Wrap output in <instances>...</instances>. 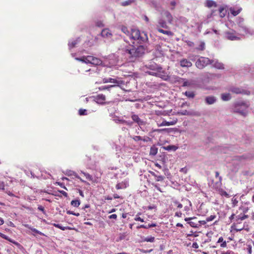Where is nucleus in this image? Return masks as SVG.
I'll return each instance as SVG.
<instances>
[{
  "mask_svg": "<svg viewBox=\"0 0 254 254\" xmlns=\"http://www.w3.org/2000/svg\"><path fill=\"white\" fill-rule=\"evenodd\" d=\"M141 228H145V229H148L150 228V226H149V224L148 225H141L139 226H138L137 227V229H139Z\"/></svg>",
  "mask_w": 254,
  "mask_h": 254,
  "instance_id": "8fccbe9b",
  "label": "nucleus"
},
{
  "mask_svg": "<svg viewBox=\"0 0 254 254\" xmlns=\"http://www.w3.org/2000/svg\"><path fill=\"white\" fill-rule=\"evenodd\" d=\"M117 86V85H104L100 86L99 89L100 90H108L110 91L111 88Z\"/></svg>",
  "mask_w": 254,
  "mask_h": 254,
  "instance_id": "cd10ccee",
  "label": "nucleus"
},
{
  "mask_svg": "<svg viewBox=\"0 0 254 254\" xmlns=\"http://www.w3.org/2000/svg\"><path fill=\"white\" fill-rule=\"evenodd\" d=\"M188 223L190 224V225L194 228H197L198 227V225L196 224L193 221H189Z\"/></svg>",
  "mask_w": 254,
  "mask_h": 254,
  "instance_id": "c03bdc74",
  "label": "nucleus"
},
{
  "mask_svg": "<svg viewBox=\"0 0 254 254\" xmlns=\"http://www.w3.org/2000/svg\"><path fill=\"white\" fill-rule=\"evenodd\" d=\"M80 204V201L79 200L76 199L73 200L71 201V205L74 207H78Z\"/></svg>",
  "mask_w": 254,
  "mask_h": 254,
  "instance_id": "c9c22d12",
  "label": "nucleus"
},
{
  "mask_svg": "<svg viewBox=\"0 0 254 254\" xmlns=\"http://www.w3.org/2000/svg\"><path fill=\"white\" fill-rule=\"evenodd\" d=\"M156 181L157 182L162 181L164 180V177L160 175V176H156Z\"/></svg>",
  "mask_w": 254,
  "mask_h": 254,
  "instance_id": "a18cd8bd",
  "label": "nucleus"
},
{
  "mask_svg": "<svg viewBox=\"0 0 254 254\" xmlns=\"http://www.w3.org/2000/svg\"><path fill=\"white\" fill-rule=\"evenodd\" d=\"M206 6L208 7H211L213 6H216V3L213 0H207L206 1Z\"/></svg>",
  "mask_w": 254,
  "mask_h": 254,
  "instance_id": "2f4dec72",
  "label": "nucleus"
},
{
  "mask_svg": "<svg viewBox=\"0 0 254 254\" xmlns=\"http://www.w3.org/2000/svg\"><path fill=\"white\" fill-rule=\"evenodd\" d=\"M210 64H212L213 67L218 69H223L224 68V64L216 60H211Z\"/></svg>",
  "mask_w": 254,
  "mask_h": 254,
  "instance_id": "2eb2a0df",
  "label": "nucleus"
},
{
  "mask_svg": "<svg viewBox=\"0 0 254 254\" xmlns=\"http://www.w3.org/2000/svg\"><path fill=\"white\" fill-rule=\"evenodd\" d=\"M125 125H127V126H131L132 125V123L130 121H126Z\"/></svg>",
  "mask_w": 254,
  "mask_h": 254,
  "instance_id": "774afa93",
  "label": "nucleus"
},
{
  "mask_svg": "<svg viewBox=\"0 0 254 254\" xmlns=\"http://www.w3.org/2000/svg\"><path fill=\"white\" fill-rule=\"evenodd\" d=\"M134 220L135 221H140V222H144V220L143 219H142L141 218H140V217H136L135 218H134Z\"/></svg>",
  "mask_w": 254,
  "mask_h": 254,
  "instance_id": "052dcab7",
  "label": "nucleus"
},
{
  "mask_svg": "<svg viewBox=\"0 0 254 254\" xmlns=\"http://www.w3.org/2000/svg\"><path fill=\"white\" fill-rule=\"evenodd\" d=\"M232 97L230 93H225L221 95V98L224 101H228L231 100Z\"/></svg>",
  "mask_w": 254,
  "mask_h": 254,
  "instance_id": "4be33fe9",
  "label": "nucleus"
},
{
  "mask_svg": "<svg viewBox=\"0 0 254 254\" xmlns=\"http://www.w3.org/2000/svg\"><path fill=\"white\" fill-rule=\"evenodd\" d=\"M139 44H143L148 40L147 34L144 32H140L138 29H132L129 36Z\"/></svg>",
  "mask_w": 254,
  "mask_h": 254,
  "instance_id": "f03ea898",
  "label": "nucleus"
},
{
  "mask_svg": "<svg viewBox=\"0 0 254 254\" xmlns=\"http://www.w3.org/2000/svg\"><path fill=\"white\" fill-rule=\"evenodd\" d=\"M163 28L165 29H167L168 28V26L167 25L166 22L165 20L163 19L162 18H159L158 20V23L156 25V29L157 28Z\"/></svg>",
  "mask_w": 254,
  "mask_h": 254,
  "instance_id": "dca6fc26",
  "label": "nucleus"
},
{
  "mask_svg": "<svg viewBox=\"0 0 254 254\" xmlns=\"http://www.w3.org/2000/svg\"><path fill=\"white\" fill-rule=\"evenodd\" d=\"M60 192L61 193H62L64 196L65 197L67 196V193L65 191H64V190H60Z\"/></svg>",
  "mask_w": 254,
  "mask_h": 254,
  "instance_id": "0e129e2a",
  "label": "nucleus"
},
{
  "mask_svg": "<svg viewBox=\"0 0 254 254\" xmlns=\"http://www.w3.org/2000/svg\"><path fill=\"white\" fill-rule=\"evenodd\" d=\"M132 139L135 141H138L142 140V137L140 136H134L132 137Z\"/></svg>",
  "mask_w": 254,
  "mask_h": 254,
  "instance_id": "de8ad7c7",
  "label": "nucleus"
},
{
  "mask_svg": "<svg viewBox=\"0 0 254 254\" xmlns=\"http://www.w3.org/2000/svg\"><path fill=\"white\" fill-rule=\"evenodd\" d=\"M239 36H248L249 35H254V31L248 28L244 23L240 22L239 24L238 28Z\"/></svg>",
  "mask_w": 254,
  "mask_h": 254,
  "instance_id": "20e7f679",
  "label": "nucleus"
},
{
  "mask_svg": "<svg viewBox=\"0 0 254 254\" xmlns=\"http://www.w3.org/2000/svg\"><path fill=\"white\" fill-rule=\"evenodd\" d=\"M0 236L1 238H3V239H4L7 240H8V241H9V242H11L13 243V244H14L15 245H16V246H19V247H20V246H20V245L19 243H17V242H13V241H12L10 239H9V238L7 236L5 235L4 234H2V233H0Z\"/></svg>",
  "mask_w": 254,
  "mask_h": 254,
  "instance_id": "a878e982",
  "label": "nucleus"
},
{
  "mask_svg": "<svg viewBox=\"0 0 254 254\" xmlns=\"http://www.w3.org/2000/svg\"><path fill=\"white\" fill-rule=\"evenodd\" d=\"M128 186V182L127 180H125L121 183H118L116 186V188L117 190L124 189Z\"/></svg>",
  "mask_w": 254,
  "mask_h": 254,
  "instance_id": "f3484780",
  "label": "nucleus"
},
{
  "mask_svg": "<svg viewBox=\"0 0 254 254\" xmlns=\"http://www.w3.org/2000/svg\"><path fill=\"white\" fill-rule=\"evenodd\" d=\"M163 16L166 18L169 23H171L173 20V17L171 13L168 11H164L162 12Z\"/></svg>",
  "mask_w": 254,
  "mask_h": 254,
  "instance_id": "aec40b11",
  "label": "nucleus"
},
{
  "mask_svg": "<svg viewBox=\"0 0 254 254\" xmlns=\"http://www.w3.org/2000/svg\"><path fill=\"white\" fill-rule=\"evenodd\" d=\"M101 35L103 38L110 39L112 38L113 34L109 29L105 28L102 30Z\"/></svg>",
  "mask_w": 254,
  "mask_h": 254,
  "instance_id": "9b49d317",
  "label": "nucleus"
},
{
  "mask_svg": "<svg viewBox=\"0 0 254 254\" xmlns=\"http://www.w3.org/2000/svg\"><path fill=\"white\" fill-rule=\"evenodd\" d=\"M75 59L78 61H80L82 63L87 64V60H88L87 56H82L81 58H76Z\"/></svg>",
  "mask_w": 254,
  "mask_h": 254,
  "instance_id": "f704fd0d",
  "label": "nucleus"
},
{
  "mask_svg": "<svg viewBox=\"0 0 254 254\" xmlns=\"http://www.w3.org/2000/svg\"><path fill=\"white\" fill-rule=\"evenodd\" d=\"M180 66L182 67L189 68L192 65V63L186 59H183L180 61Z\"/></svg>",
  "mask_w": 254,
  "mask_h": 254,
  "instance_id": "4468645a",
  "label": "nucleus"
},
{
  "mask_svg": "<svg viewBox=\"0 0 254 254\" xmlns=\"http://www.w3.org/2000/svg\"><path fill=\"white\" fill-rule=\"evenodd\" d=\"M185 94L189 98H193L195 96V94L192 91H186Z\"/></svg>",
  "mask_w": 254,
  "mask_h": 254,
  "instance_id": "e433bc0d",
  "label": "nucleus"
},
{
  "mask_svg": "<svg viewBox=\"0 0 254 254\" xmlns=\"http://www.w3.org/2000/svg\"><path fill=\"white\" fill-rule=\"evenodd\" d=\"M81 173L82 174H83L85 177H86V178L89 180V181H92L93 180V177L92 176H91L88 173H85L83 171H81Z\"/></svg>",
  "mask_w": 254,
  "mask_h": 254,
  "instance_id": "4c0bfd02",
  "label": "nucleus"
},
{
  "mask_svg": "<svg viewBox=\"0 0 254 254\" xmlns=\"http://www.w3.org/2000/svg\"><path fill=\"white\" fill-rule=\"evenodd\" d=\"M248 107V105L244 102H238L236 104L235 110L237 112L240 113L242 115L245 114L244 110Z\"/></svg>",
  "mask_w": 254,
  "mask_h": 254,
  "instance_id": "0eeeda50",
  "label": "nucleus"
},
{
  "mask_svg": "<svg viewBox=\"0 0 254 254\" xmlns=\"http://www.w3.org/2000/svg\"><path fill=\"white\" fill-rule=\"evenodd\" d=\"M33 235L39 237L45 236V235L43 233L38 231L37 230L34 228H33Z\"/></svg>",
  "mask_w": 254,
  "mask_h": 254,
  "instance_id": "c756f323",
  "label": "nucleus"
},
{
  "mask_svg": "<svg viewBox=\"0 0 254 254\" xmlns=\"http://www.w3.org/2000/svg\"><path fill=\"white\" fill-rule=\"evenodd\" d=\"M122 50L129 58L130 61L134 62L144 54L146 49L143 44H140L136 47L134 46H126Z\"/></svg>",
  "mask_w": 254,
  "mask_h": 254,
  "instance_id": "f257e3e1",
  "label": "nucleus"
},
{
  "mask_svg": "<svg viewBox=\"0 0 254 254\" xmlns=\"http://www.w3.org/2000/svg\"><path fill=\"white\" fill-rule=\"evenodd\" d=\"M158 152V148L154 145L150 148L149 154L150 155L155 156Z\"/></svg>",
  "mask_w": 254,
  "mask_h": 254,
  "instance_id": "bb28decb",
  "label": "nucleus"
},
{
  "mask_svg": "<svg viewBox=\"0 0 254 254\" xmlns=\"http://www.w3.org/2000/svg\"><path fill=\"white\" fill-rule=\"evenodd\" d=\"M246 249L248 252V254H252V247L251 245H247Z\"/></svg>",
  "mask_w": 254,
  "mask_h": 254,
  "instance_id": "a19ab883",
  "label": "nucleus"
},
{
  "mask_svg": "<svg viewBox=\"0 0 254 254\" xmlns=\"http://www.w3.org/2000/svg\"><path fill=\"white\" fill-rule=\"evenodd\" d=\"M224 37L229 40L231 41H238L241 39L238 33L236 31L231 30L228 31H225L224 33Z\"/></svg>",
  "mask_w": 254,
  "mask_h": 254,
  "instance_id": "39448f33",
  "label": "nucleus"
},
{
  "mask_svg": "<svg viewBox=\"0 0 254 254\" xmlns=\"http://www.w3.org/2000/svg\"><path fill=\"white\" fill-rule=\"evenodd\" d=\"M54 225L56 227L58 228L61 229L62 230H65L67 229V228L66 227L62 226L59 224H54Z\"/></svg>",
  "mask_w": 254,
  "mask_h": 254,
  "instance_id": "ea45409f",
  "label": "nucleus"
},
{
  "mask_svg": "<svg viewBox=\"0 0 254 254\" xmlns=\"http://www.w3.org/2000/svg\"><path fill=\"white\" fill-rule=\"evenodd\" d=\"M168 128L156 129L154 130V131L161 132L162 131H168Z\"/></svg>",
  "mask_w": 254,
  "mask_h": 254,
  "instance_id": "49530a36",
  "label": "nucleus"
},
{
  "mask_svg": "<svg viewBox=\"0 0 254 254\" xmlns=\"http://www.w3.org/2000/svg\"><path fill=\"white\" fill-rule=\"evenodd\" d=\"M181 114L182 115H190V114L187 110L183 111V112H181Z\"/></svg>",
  "mask_w": 254,
  "mask_h": 254,
  "instance_id": "6e6d98bb",
  "label": "nucleus"
},
{
  "mask_svg": "<svg viewBox=\"0 0 254 254\" xmlns=\"http://www.w3.org/2000/svg\"><path fill=\"white\" fill-rule=\"evenodd\" d=\"M215 177H218L219 178V182L221 183L222 179V177H220L219 176V173L218 172H215Z\"/></svg>",
  "mask_w": 254,
  "mask_h": 254,
  "instance_id": "4d7b16f0",
  "label": "nucleus"
},
{
  "mask_svg": "<svg viewBox=\"0 0 254 254\" xmlns=\"http://www.w3.org/2000/svg\"><path fill=\"white\" fill-rule=\"evenodd\" d=\"M105 100L106 96L103 94H99L95 97V102L99 104H105Z\"/></svg>",
  "mask_w": 254,
  "mask_h": 254,
  "instance_id": "ddd939ff",
  "label": "nucleus"
},
{
  "mask_svg": "<svg viewBox=\"0 0 254 254\" xmlns=\"http://www.w3.org/2000/svg\"><path fill=\"white\" fill-rule=\"evenodd\" d=\"M232 204H233V206H235L237 205V204L238 203V200L236 198H235L233 197L232 199Z\"/></svg>",
  "mask_w": 254,
  "mask_h": 254,
  "instance_id": "09e8293b",
  "label": "nucleus"
},
{
  "mask_svg": "<svg viewBox=\"0 0 254 254\" xmlns=\"http://www.w3.org/2000/svg\"><path fill=\"white\" fill-rule=\"evenodd\" d=\"M164 149L166 150L170 151V150H173L176 151L178 147L175 145H168L167 146H164Z\"/></svg>",
  "mask_w": 254,
  "mask_h": 254,
  "instance_id": "7c9ffc66",
  "label": "nucleus"
},
{
  "mask_svg": "<svg viewBox=\"0 0 254 254\" xmlns=\"http://www.w3.org/2000/svg\"><path fill=\"white\" fill-rule=\"evenodd\" d=\"M178 120L177 119H174L172 121L167 122L166 121H163L160 124L158 125L159 127L162 126H169L174 125L177 122Z\"/></svg>",
  "mask_w": 254,
  "mask_h": 254,
  "instance_id": "6ab92c4d",
  "label": "nucleus"
},
{
  "mask_svg": "<svg viewBox=\"0 0 254 254\" xmlns=\"http://www.w3.org/2000/svg\"><path fill=\"white\" fill-rule=\"evenodd\" d=\"M4 183L0 181V189L4 190Z\"/></svg>",
  "mask_w": 254,
  "mask_h": 254,
  "instance_id": "680f3d73",
  "label": "nucleus"
},
{
  "mask_svg": "<svg viewBox=\"0 0 254 254\" xmlns=\"http://www.w3.org/2000/svg\"><path fill=\"white\" fill-rule=\"evenodd\" d=\"M102 82L104 83L111 82L115 84V85H118L120 84H122L123 81L121 80H118L116 79L112 78H104L102 79Z\"/></svg>",
  "mask_w": 254,
  "mask_h": 254,
  "instance_id": "f8f14e48",
  "label": "nucleus"
},
{
  "mask_svg": "<svg viewBox=\"0 0 254 254\" xmlns=\"http://www.w3.org/2000/svg\"><path fill=\"white\" fill-rule=\"evenodd\" d=\"M242 10L241 8H234V7H231L230 8V11L232 14H233L234 16L237 15Z\"/></svg>",
  "mask_w": 254,
  "mask_h": 254,
  "instance_id": "b1692460",
  "label": "nucleus"
},
{
  "mask_svg": "<svg viewBox=\"0 0 254 254\" xmlns=\"http://www.w3.org/2000/svg\"><path fill=\"white\" fill-rule=\"evenodd\" d=\"M155 240V238L154 237H146L143 240V241L144 242H153Z\"/></svg>",
  "mask_w": 254,
  "mask_h": 254,
  "instance_id": "58836bf2",
  "label": "nucleus"
},
{
  "mask_svg": "<svg viewBox=\"0 0 254 254\" xmlns=\"http://www.w3.org/2000/svg\"><path fill=\"white\" fill-rule=\"evenodd\" d=\"M190 85V83L187 80H185L183 82V86H189Z\"/></svg>",
  "mask_w": 254,
  "mask_h": 254,
  "instance_id": "603ef678",
  "label": "nucleus"
},
{
  "mask_svg": "<svg viewBox=\"0 0 254 254\" xmlns=\"http://www.w3.org/2000/svg\"><path fill=\"white\" fill-rule=\"evenodd\" d=\"M192 247L194 249H197L198 248V245L196 243H193L192 244Z\"/></svg>",
  "mask_w": 254,
  "mask_h": 254,
  "instance_id": "69168bd1",
  "label": "nucleus"
},
{
  "mask_svg": "<svg viewBox=\"0 0 254 254\" xmlns=\"http://www.w3.org/2000/svg\"><path fill=\"white\" fill-rule=\"evenodd\" d=\"M87 64H90L95 65H99L102 64V61L100 59L92 56H87Z\"/></svg>",
  "mask_w": 254,
  "mask_h": 254,
  "instance_id": "6e6552de",
  "label": "nucleus"
},
{
  "mask_svg": "<svg viewBox=\"0 0 254 254\" xmlns=\"http://www.w3.org/2000/svg\"><path fill=\"white\" fill-rule=\"evenodd\" d=\"M135 1V0H127L121 2V4L123 6H127L131 4Z\"/></svg>",
  "mask_w": 254,
  "mask_h": 254,
  "instance_id": "c85d7f7f",
  "label": "nucleus"
},
{
  "mask_svg": "<svg viewBox=\"0 0 254 254\" xmlns=\"http://www.w3.org/2000/svg\"><path fill=\"white\" fill-rule=\"evenodd\" d=\"M158 30V32L161 33H163L164 34H165V35H167L169 36H173V32H172L171 31H168V30H164L161 28H157V29Z\"/></svg>",
  "mask_w": 254,
  "mask_h": 254,
  "instance_id": "393cba45",
  "label": "nucleus"
},
{
  "mask_svg": "<svg viewBox=\"0 0 254 254\" xmlns=\"http://www.w3.org/2000/svg\"><path fill=\"white\" fill-rule=\"evenodd\" d=\"M248 217H249V216L248 215H246L245 214H240L236 216V217H235L236 221L238 223H240L239 220L242 221V220H245L246 218H248Z\"/></svg>",
  "mask_w": 254,
  "mask_h": 254,
  "instance_id": "5701e85b",
  "label": "nucleus"
},
{
  "mask_svg": "<svg viewBox=\"0 0 254 254\" xmlns=\"http://www.w3.org/2000/svg\"><path fill=\"white\" fill-rule=\"evenodd\" d=\"M229 90L235 94H249L250 92L243 90L238 87H232Z\"/></svg>",
  "mask_w": 254,
  "mask_h": 254,
  "instance_id": "9d476101",
  "label": "nucleus"
},
{
  "mask_svg": "<svg viewBox=\"0 0 254 254\" xmlns=\"http://www.w3.org/2000/svg\"><path fill=\"white\" fill-rule=\"evenodd\" d=\"M211 60L207 58L200 57L196 62V66L199 68L202 69L208 64H210Z\"/></svg>",
  "mask_w": 254,
  "mask_h": 254,
  "instance_id": "423d86ee",
  "label": "nucleus"
},
{
  "mask_svg": "<svg viewBox=\"0 0 254 254\" xmlns=\"http://www.w3.org/2000/svg\"><path fill=\"white\" fill-rule=\"evenodd\" d=\"M154 66L156 67L155 68H151V70L146 71V73L161 78L164 80H167L169 79V76L167 72L163 70L161 66L159 65H155Z\"/></svg>",
  "mask_w": 254,
  "mask_h": 254,
  "instance_id": "7ed1b4c3",
  "label": "nucleus"
},
{
  "mask_svg": "<svg viewBox=\"0 0 254 254\" xmlns=\"http://www.w3.org/2000/svg\"><path fill=\"white\" fill-rule=\"evenodd\" d=\"M38 209L41 211H42L43 213H45V209L44 207L42 206V205H39L38 207Z\"/></svg>",
  "mask_w": 254,
  "mask_h": 254,
  "instance_id": "864d4df0",
  "label": "nucleus"
},
{
  "mask_svg": "<svg viewBox=\"0 0 254 254\" xmlns=\"http://www.w3.org/2000/svg\"><path fill=\"white\" fill-rule=\"evenodd\" d=\"M131 118L134 122L137 124L140 128H141L142 126H144L146 125V122L140 119L137 115L132 114L131 116Z\"/></svg>",
  "mask_w": 254,
  "mask_h": 254,
  "instance_id": "1a4fd4ad",
  "label": "nucleus"
},
{
  "mask_svg": "<svg viewBox=\"0 0 254 254\" xmlns=\"http://www.w3.org/2000/svg\"><path fill=\"white\" fill-rule=\"evenodd\" d=\"M195 217H189V218H186L185 219V220L187 222H189L190 220L195 219Z\"/></svg>",
  "mask_w": 254,
  "mask_h": 254,
  "instance_id": "338daca9",
  "label": "nucleus"
},
{
  "mask_svg": "<svg viewBox=\"0 0 254 254\" xmlns=\"http://www.w3.org/2000/svg\"><path fill=\"white\" fill-rule=\"evenodd\" d=\"M80 41L79 38H76L75 40L69 41L68 42V47L69 49L73 48L75 47L77 44Z\"/></svg>",
  "mask_w": 254,
  "mask_h": 254,
  "instance_id": "412c9836",
  "label": "nucleus"
},
{
  "mask_svg": "<svg viewBox=\"0 0 254 254\" xmlns=\"http://www.w3.org/2000/svg\"><path fill=\"white\" fill-rule=\"evenodd\" d=\"M96 25L98 27H103L104 26L102 22L101 21H98L96 23Z\"/></svg>",
  "mask_w": 254,
  "mask_h": 254,
  "instance_id": "13d9d810",
  "label": "nucleus"
},
{
  "mask_svg": "<svg viewBox=\"0 0 254 254\" xmlns=\"http://www.w3.org/2000/svg\"><path fill=\"white\" fill-rule=\"evenodd\" d=\"M216 217V216L214 215H212L209 217L206 218V220L207 222H210L213 220Z\"/></svg>",
  "mask_w": 254,
  "mask_h": 254,
  "instance_id": "79ce46f5",
  "label": "nucleus"
},
{
  "mask_svg": "<svg viewBox=\"0 0 254 254\" xmlns=\"http://www.w3.org/2000/svg\"><path fill=\"white\" fill-rule=\"evenodd\" d=\"M174 203L179 208H182L183 207V205L179 203L178 201H174Z\"/></svg>",
  "mask_w": 254,
  "mask_h": 254,
  "instance_id": "3c124183",
  "label": "nucleus"
},
{
  "mask_svg": "<svg viewBox=\"0 0 254 254\" xmlns=\"http://www.w3.org/2000/svg\"><path fill=\"white\" fill-rule=\"evenodd\" d=\"M217 243H221L220 246L223 248L226 247L227 246L226 242V241H224V239L222 237H221L219 238V239L217 241Z\"/></svg>",
  "mask_w": 254,
  "mask_h": 254,
  "instance_id": "72a5a7b5",
  "label": "nucleus"
},
{
  "mask_svg": "<svg viewBox=\"0 0 254 254\" xmlns=\"http://www.w3.org/2000/svg\"><path fill=\"white\" fill-rule=\"evenodd\" d=\"M222 254H234V253L231 251H228L226 252H222Z\"/></svg>",
  "mask_w": 254,
  "mask_h": 254,
  "instance_id": "e2e57ef3",
  "label": "nucleus"
},
{
  "mask_svg": "<svg viewBox=\"0 0 254 254\" xmlns=\"http://www.w3.org/2000/svg\"><path fill=\"white\" fill-rule=\"evenodd\" d=\"M176 4V2L175 1H171L170 2V5L172 6L171 9H174V8H175V6Z\"/></svg>",
  "mask_w": 254,
  "mask_h": 254,
  "instance_id": "5fc2aeb1",
  "label": "nucleus"
},
{
  "mask_svg": "<svg viewBox=\"0 0 254 254\" xmlns=\"http://www.w3.org/2000/svg\"><path fill=\"white\" fill-rule=\"evenodd\" d=\"M216 98L213 96L206 97L205 99V103L208 105H212L216 102Z\"/></svg>",
  "mask_w": 254,
  "mask_h": 254,
  "instance_id": "a211bd4d",
  "label": "nucleus"
},
{
  "mask_svg": "<svg viewBox=\"0 0 254 254\" xmlns=\"http://www.w3.org/2000/svg\"><path fill=\"white\" fill-rule=\"evenodd\" d=\"M79 114L80 115H87V111L85 110V109H80L79 110Z\"/></svg>",
  "mask_w": 254,
  "mask_h": 254,
  "instance_id": "37998d69",
  "label": "nucleus"
},
{
  "mask_svg": "<svg viewBox=\"0 0 254 254\" xmlns=\"http://www.w3.org/2000/svg\"><path fill=\"white\" fill-rule=\"evenodd\" d=\"M117 216L116 214H112L111 215H110L109 216V218L110 219H117Z\"/></svg>",
  "mask_w": 254,
  "mask_h": 254,
  "instance_id": "bf43d9fd",
  "label": "nucleus"
},
{
  "mask_svg": "<svg viewBox=\"0 0 254 254\" xmlns=\"http://www.w3.org/2000/svg\"><path fill=\"white\" fill-rule=\"evenodd\" d=\"M121 29L123 32H124L127 35L129 36L131 31H129L127 27L122 26L121 28Z\"/></svg>",
  "mask_w": 254,
  "mask_h": 254,
  "instance_id": "473e14b6",
  "label": "nucleus"
}]
</instances>
